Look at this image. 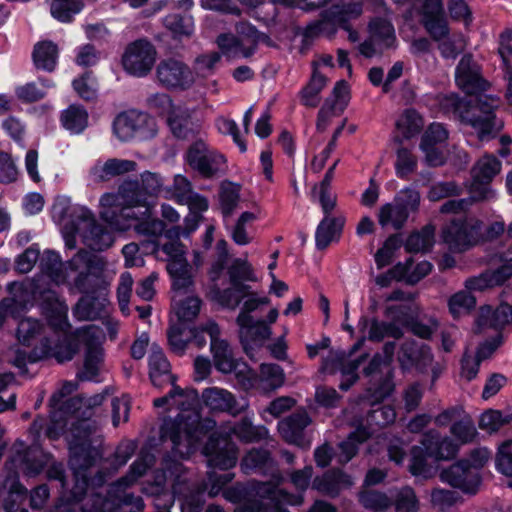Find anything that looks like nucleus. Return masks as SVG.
Listing matches in <instances>:
<instances>
[{
	"label": "nucleus",
	"mask_w": 512,
	"mask_h": 512,
	"mask_svg": "<svg viewBox=\"0 0 512 512\" xmlns=\"http://www.w3.org/2000/svg\"><path fill=\"white\" fill-rule=\"evenodd\" d=\"M159 191L157 174L146 171L141 175V180L124 181L117 193H104L100 198V219L107 226L96 220L89 226L97 250L103 251L113 244L111 231L126 232L133 228L138 233L154 235L152 251L158 259L160 232H155V227L160 225V219L152 218L154 203L151 199Z\"/></svg>",
	"instance_id": "obj_1"
},
{
	"label": "nucleus",
	"mask_w": 512,
	"mask_h": 512,
	"mask_svg": "<svg viewBox=\"0 0 512 512\" xmlns=\"http://www.w3.org/2000/svg\"><path fill=\"white\" fill-rule=\"evenodd\" d=\"M455 79L457 86L467 96L460 97L455 93L442 95L438 101L440 109L462 125L473 128H503L504 122L496 114L500 99L482 94L488 90L490 84L481 76L480 68L471 54H465L460 59Z\"/></svg>",
	"instance_id": "obj_2"
},
{
	"label": "nucleus",
	"mask_w": 512,
	"mask_h": 512,
	"mask_svg": "<svg viewBox=\"0 0 512 512\" xmlns=\"http://www.w3.org/2000/svg\"><path fill=\"white\" fill-rule=\"evenodd\" d=\"M66 443L74 480L70 496L74 502L79 503L91 489L89 469L103 457L104 438L91 414L76 420L66 436Z\"/></svg>",
	"instance_id": "obj_3"
},
{
	"label": "nucleus",
	"mask_w": 512,
	"mask_h": 512,
	"mask_svg": "<svg viewBox=\"0 0 512 512\" xmlns=\"http://www.w3.org/2000/svg\"><path fill=\"white\" fill-rule=\"evenodd\" d=\"M230 287L220 289L214 285L211 289L212 298L222 307L235 310L245 295L250 294L251 286L245 284L247 281L255 282L257 277L251 264L241 258L235 259L228 268Z\"/></svg>",
	"instance_id": "obj_4"
},
{
	"label": "nucleus",
	"mask_w": 512,
	"mask_h": 512,
	"mask_svg": "<svg viewBox=\"0 0 512 512\" xmlns=\"http://www.w3.org/2000/svg\"><path fill=\"white\" fill-rule=\"evenodd\" d=\"M216 421L211 418L202 419L194 409L184 415V419L174 423L169 428L167 440L171 442V449L176 454L184 455L181 446L188 449L198 443L206 434L213 431Z\"/></svg>",
	"instance_id": "obj_5"
},
{
	"label": "nucleus",
	"mask_w": 512,
	"mask_h": 512,
	"mask_svg": "<svg viewBox=\"0 0 512 512\" xmlns=\"http://www.w3.org/2000/svg\"><path fill=\"white\" fill-rule=\"evenodd\" d=\"M395 348V342H386L383 346L384 357L380 354L374 355L368 366L363 370L364 375L369 378V391L377 400L387 398L394 390L390 364Z\"/></svg>",
	"instance_id": "obj_6"
},
{
	"label": "nucleus",
	"mask_w": 512,
	"mask_h": 512,
	"mask_svg": "<svg viewBox=\"0 0 512 512\" xmlns=\"http://www.w3.org/2000/svg\"><path fill=\"white\" fill-rule=\"evenodd\" d=\"M42 431L43 421L35 419L29 428L32 436L31 444L15 453L14 458L19 462V468L25 477H37L53 459V454L43 448Z\"/></svg>",
	"instance_id": "obj_7"
},
{
	"label": "nucleus",
	"mask_w": 512,
	"mask_h": 512,
	"mask_svg": "<svg viewBox=\"0 0 512 512\" xmlns=\"http://www.w3.org/2000/svg\"><path fill=\"white\" fill-rule=\"evenodd\" d=\"M259 499H249L240 507L242 512H289L286 505H301L300 495L275 488L269 482H260L256 489Z\"/></svg>",
	"instance_id": "obj_8"
},
{
	"label": "nucleus",
	"mask_w": 512,
	"mask_h": 512,
	"mask_svg": "<svg viewBox=\"0 0 512 512\" xmlns=\"http://www.w3.org/2000/svg\"><path fill=\"white\" fill-rule=\"evenodd\" d=\"M483 222L474 217L454 218L442 230L444 242L453 252H463L481 239Z\"/></svg>",
	"instance_id": "obj_9"
},
{
	"label": "nucleus",
	"mask_w": 512,
	"mask_h": 512,
	"mask_svg": "<svg viewBox=\"0 0 512 512\" xmlns=\"http://www.w3.org/2000/svg\"><path fill=\"white\" fill-rule=\"evenodd\" d=\"M79 351V339L74 333L57 335L56 339L43 337L28 355L30 363L55 358L60 364L71 361Z\"/></svg>",
	"instance_id": "obj_10"
},
{
	"label": "nucleus",
	"mask_w": 512,
	"mask_h": 512,
	"mask_svg": "<svg viewBox=\"0 0 512 512\" xmlns=\"http://www.w3.org/2000/svg\"><path fill=\"white\" fill-rule=\"evenodd\" d=\"M189 167L205 179L219 177L225 173V157L201 139L193 142L185 153Z\"/></svg>",
	"instance_id": "obj_11"
},
{
	"label": "nucleus",
	"mask_w": 512,
	"mask_h": 512,
	"mask_svg": "<svg viewBox=\"0 0 512 512\" xmlns=\"http://www.w3.org/2000/svg\"><path fill=\"white\" fill-rule=\"evenodd\" d=\"M419 204V192L413 188H405L396 194L393 202L381 206L378 222L382 227L391 223L394 229L400 230L406 223L410 213L418 210Z\"/></svg>",
	"instance_id": "obj_12"
},
{
	"label": "nucleus",
	"mask_w": 512,
	"mask_h": 512,
	"mask_svg": "<svg viewBox=\"0 0 512 512\" xmlns=\"http://www.w3.org/2000/svg\"><path fill=\"white\" fill-rule=\"evenodd\" d=\"M171 380V390L166 396L162 397V410L167 412L175 409L174 416L162 418V444L167 441L169 428L177 422L184 419V415L192 411L196 402L197 394L194 390H184L174 384L175 376L169 374Z\"/></svg>",
	"instance_id": "obj_13"
},
{
	"label": "nucleus",
	"mask_w": 512,
	"mask_h": 512,
	"mask_svg": "<svg viewBox=\"0 0 512 512\" xmlns=\"http://www.w3.org/2000/svg\"><path fill=\"white\" fill-rule=\"evenodd\" d=\"M156 60V49L147 40L139 39L130 43L122 56L124 70L133 76L144 77Z\"/></svg>",
	"instance_id": "obj_14"
},
{
	"label": "nucleus",
	"mask_w": 512,
	"mask_h": 512,
	"mask_svg": "<svg viewBox=\"0 0 512 512\" xmlns=\"http://www.w3.org/2000/svg\"><path fill=\"white\" fill-rule=\"evenodd\" d=\"M208 466L228 470L236 465L238 448L229 436L213 433L203 447Z\"/></svg>",
	"instance_id": "obj_15"
},
{
	"label": "nucleus",
	"mask_w": 512,
	"mask_h": 512,
	"mask_svg": "<svg viewBox=\"0 0 512 512\" xmlns=\"http://www.w3.org/2000/svg\"><path fill=\"white\" fill-rule=\"evenodd\" d=\"M440 478L450 486L470 495H475L479 491L482 481L479 471L471 469L468 460H459L443 469Z\"/></svg>",
	"instance_id": "obj_16"
},
{
	"label": "nucleus",
	"mask_w": 512,
	"mask_h": 512,
	"mask_svg": "<svg viewBox=\"0 0 512 512\" xmlns=\"http://www.w3.org/2000/svg\"><path fill=\"white\" fill-rule=\"evenodd\" d=\"M501 162L494 156L479 159L471 170L473 183L471 186L474 200H486L492 195L489 183L500 172Z\"/></svg>",
	"instance_id": "obj_17"
},
{
	"label": "nucleus",
	"mask_w": 512,
	"mask_h": 512,
	"mask_svg": "<svg viewBox=\"0 0 512 512\" xmlns=\"http://www.w3.org/2000/svg\"><path fill=\"white\" fill-rule=\"evenodd\" d=\"M186 252L169 254L166 270L172 282L173 294H187L194 287V272L186 259Z\"/></svg>",
	"instance_id": "obj_18"
},
{
	"label": "nucleus",
	"mask_w": 512,
	"mask_h": 512,
	"mask_svg": "<svg viewBox=\"0 0 512 512\" xmlns=\"http://www.w3.org/2000/svg\"><path fill=\"white\" fill-rule=\"evenodd\" d=\"M207 333L215 369L223 374H231L232 365L237 361L231 345L220 337V327L216 322H208Z\"/></svg>",
	"instance_id": "obj_19"
},
{
	"label": "nucleus",
	"mask_w": 512,
	"mask_h": 512,
	"mask_svg": "<svg viewBox=\"0 0 512 512\" xmlns=\"http://www.w3.org/2000/svg\"><path fill=\"white\" fill-rule=\"evenodd\" d=\"M241 470L245 474H260L270 476L274 483L268 481L276 487L281 480V475L276 467L274 459L270 452L263 448H252L241 460Z\"/></svg>",
	"instance_id": "obj_20"
},
{
	"label": "nucleus",
	"mask_w": 512,
	"mask_h": 512,
	"mask_svg": "<svg viewBox=\"0 0 512 512\" xmlns=\"http://www.w3.org/2000/svg\"><path fill=\"white\" fill-rule=\"evenodd\" d=\"M311 422L307 411L300 409L279 421L278 431L286 442L305 448L309 446V441L305 437V429Z\"/></svg>",
	"instance_id": "obj_21"
},
{
	"label": "nucleus",
	"mask_w": 512,
	"mask_h": 512,
	"mask_svg": "<svg viewBox=\"0 0 512 512\" xmlns=\"http://www.w3.org/2000/svg\"><path fill=\"white\" fill-rule=\"evenodd\" d=\"M398 361L404 370L416 367L424 372L432 364L433 355L428 345L415 340H406L398 352Z\"/></svg>",
	"instance_id": "obj_22"
},
{
	"label": "nucleus",
	"mask_w": 512,
	"mask_h": 512,
	"mask_svg": "<svg viewBox=\"0 0 512 512\" xmlns=\"http://www.w3.org/2000/svg\"><path fill=\"white\" fill-rule=\"evenodd\" d=\"M208 323L201 328H191L188 325L171 326L168 331V342L173 351L182 353L187 345L202 348L206 345Z\"/></svg>",
	"instance_id": "obj_23"
},
{
	"label": "nucleus",
	"mask_w": 512,
	"mask_h": 512,
	"mask_svg": "<svg viewBox=\"0 0 512 512\" xmlns=\"http://www.w3.org/2000/svg\"><path fill=\"white\" fill-rule=\"evenodd\" d=\"M512 321V307L509 304H500L496 308L489 305L480 307L476 320L474 332L483 333L486 329L495 331L502 330Z\"/></svg>",
	"instance_id": "obj_24"
},
{
	"label": "nucleus",
	"mask_w": 512,
	"mask_h": 512,
	"mask_svg": "<svg viewBox=\"0 0 512 512\" xmlns=\"http://www.w3.org/2000/svg\"><path fill=\"white\" fill-rule=\"evenodd\" d=\"M137 447L138 445L135 440L122 441L116 447V450L109 461L112 471L100 468L94 476H90L91 490H95L104 486L111 474L117 472V470L124 466L135 454Z\"/></svg>",
	"instance_id": "obj_25"
},
{
	"label": "nucleus",
	"mask_w": 512,
	"mask_h": 512,
	"mask_svg": "<svg viewBox=\"0 0 512 512\" xmlns=\"http://www.w3.org/2000/svg\"><path fill=\"white\" fill-rule=\"evenodd\" d=\"M194 82L191 69L181 60H162V85L170 89H188Z\"/></svg>",
	"instance_id": "obj_26"
},
{
	"label": "nucleus",
	"mask_w": 512,
	"mask_h": 512,
	"mask_svg": "<svg viewBox=\"0 0 512 512\" xmlns=\"http://www.w3.org/2000/svg\"><path fill=\"white\" fill-rule=\"evenodd\" d=\"M420 444L426 447L427 455L433 463L450 460L457 455L459 450L457 443L448 437L441 438L440 434L435 430L424 433Z\"/></svg>",
	"instance_id": "obj_27"
},
{
	"label": "nucleus",
	"mask_w": 512,
	"mask_h": 512,
	"mask_svg": "<svg viewBox=\"0 0 512 512\" xmlns=\"http://www.w3.org/2000/svg\"><path fill=\"white\" fill-rule=\"evenodd\" d=\"M202 400L205 406L213 412H226L236 416L243 409L231 392L218 387L204 389Z\"/></svg>",
	"instance_id": "obj_28"
},
{
	"label": "nucleus",
	"mask_w": 512,
	"mask_h": 512,
	"mask_svg": "<svg viewBox=\"0 0 512 512\" xmlns=\"http://www.w3.org/2000/svg\"><path fill=\"white\" fill-rule=\"evenodd\" d=\"M418 130H404L402 135L393 136V142L399 147L396 150L397 159L395 162L396 174L400 178H406L417 168V158L411 153L406 142L411 141Z\"/></svg>",
	"instance_id": "obj_29"
},
{
	"label": "nucleus",
	"mask_w": 512,
	"mask_h": 512,
	"mask_svg": "<svg viewBox=\"0 0 512 512\" xmlns=\"http://www.w3.org/2000/svg\"><path fill=\"white\" fill-rule=\"evenodd\" d=\"M352 485L351 477L339 469L328 470L312 481L313 489L331 498L337 497L342 489L349 488Z\"/></svg>",
	"instance_id": "obj_30"
},
{
	"label": "nucleus",
	"mask_w": 512,
	"mask_h": 512,
	"mask_svg": "<svg viewBox=\"0 0 512 512\" xmlns=\"http://www.w3.org/2000/svg\"><path fill=\"white\" fill-rule=\"evenodd\" d=\"M345 219L342 216L331 217L324 215V218L317 226L315 233V244L317 249H326L331 242L340 238L344 227Z\"/></svg>",
	"instance_id": "obj_31"
},
{
	"label": "nucleus",
	"mask_w": 512,
	"mask_h": 512,
	"mask_svg": "<svg viewBox=\"0 0 512 512\" xmlns=\"http://www.w3.org/2000/svg\"><path fill=\"white\" fill-rule=\"evenodd\" d=\"M240 327V339L245 352L253 345L261 346L270 338L272 331L265 320L250 322L247 325H238Z\"/></svg>",
	"instance_id": "obj_32"
},
{
	"label": "nucleus",
	"mask_w": 512,
	"mask_h": 512,
	"mask_svg": "<svg viewBox=\"0 0 512 512\" xmlns=\"http://www.w3.org/2000/svg\"><path fill=\"white\" fill-rule=\"evenodd\" d=\"M365 399L372 406V409L367 413V422L370 425H375L377 427H385L389 424H392L396 419L395 409L391 405H382L381 402L385 399H375L370 391L369 386L366 390Z\"/></svg>",
	"instance_id": "obj_33"
},
{
	"label": "nucleus",
	"mask_w": 512,
	"mask_h": 512,
	"mask_svg": "<svg viewBox=\"0 0 512 512\" xmlns=\"http://www.w3.org/2000/svg\"><path fill=\"white\" fill-rule=\"evenodd\" d=\"M285 373L282 367L274 363H263L260 365L257 375L258 386L264 392H272L283 386Z\"/></svg>",
	"instance_id": "obj_34"
},
{
	"label": "nucleus",
	"mask_w": 512,
	"mask_h": 512,
	"mask_svg": "<svg viewBox=\"0 0 512 512\" xmlns=\"http://www.w3.org/2000/svg\"><path fill=\"white\" fill-rule=\"evenodd\" d=\"M183 294H173L172 296V307L178 319L177 324L172 326H179L181 324L187 325V322L194 320L200 312L201 299L196 296H190L185 299L177 300L178 296Z\"/></svg>",
	"instance_id": "obj_35"
},
{
	"label": "nucleus",
	"mask_w": 512,
	"mask_h": 512,
	"mask_svg": "<svg viewBox=\"0 0 512 512\" xmlns=\"http://www.w3.org/2000/svg\"><path fill=\"white\" fill-rule=\"evenodd\" d=\"M154 462L155 456L148 450L141 449L136 460L130 465L128 472L118 479L119 483H122L124 487H131L146 473Z\"/></svg>",
	"instance_id": "obj_36"
},
{
	"label": "nucleus",
	"mask_w": 512,
	"mask_h": 512,
	"mask_svg": "<svg viewBox=\"0 0 512 512\" xmlns=\"http://www.w3.org/2000/svg\"><path fill=\"white\" fill-rule=\"evenodd\" d=\"M119 488H125L119 480L112 483L105 494L93 492L92 505L95 512L119 511Z\"/></svg>",
	"instance_id": "obj_37"
},
{
	"label": "nucleus",
	"mask_w": 512,
	"mask_h": 512,
	"mask_svg": "<svg viewBox=\"0 0 512 512\" xmlns=\"http://www.w3.org/2000/svg\"><path fill=\"white\" fill-rule=\"evenodd\" d=\"M82 296L77 301L74 313L84 320L97 319L103 308L104 303L100 299V292L98 293H81Z\"/></svg>",
	"instance_id": "obj_38"
},
{
	"label": "nucleus",
	"mask_w": 512,
	"mask_h": 512,
	"mask_svg": "<svg viewBox=\"0 0 512 512\" xmlns=\"http://www.w3.org/2000/svg\"><path fill=\"white\" fill-rule=\"evenodd\" d=\"M58 59V47L51 41L40 42L34 47L33 60L38 69L51 72L55 69Z\"/></svg>",
	"instance_id": "obj_39"
},
{
	"label": "nucleus",
	"mask_w": 512,
	"mask_h": 512,
	"mask_svg": "<svg viewBox=\"0 0 512 512\" xmlns=\"http://www.w3.org/2000/svg\"><path fill=\"white\" fill-rule=\"evenodd\" d=\"M435 226L425 225L421 230L411 233L404 246L409 253L427 252L434 244Z\"/></svg>",
	"instance_id": "obj_40"
},
{
	"label": "nucleus",
	"mask_w": 512,
	"mask_h": 512,
	"mask_svg": "<svg viewBox=\"0 0 512 512\" xmlns=\"http://www.w3.org/2000/svg\"><path fill=\"white\" fill-rule=\"evenodd\" d=\"M136 162L127 159H108L100 168L95 167L93 174L99 178L100 181H107L113 177L132 172L136 169Z\"/></svg>",
	"instance_id": "obj_41"
},
{
	"label": "nucleus",
	"mask_w": 512,
	"mask_h": 512,
	"mask_svg": "<svg viewBox=\"0 0 512 512\" xmlns=\"http://www.w3.org/2000/svg\"><path fill=\"white\" fill-rule=\"evenodd\" d=\"M345 110V103L337 100H325L317 117V128L335 125L336 128H344L347 124V118H342L335 123L333 119L339 118Z\"/></svg>",
	"instance_id": "obj_42"
},
{
	"label": "nucleus",
	"mask_w": 512,
	"mask_h": 512,
	"mask_svg": "<svg viewBox=\"0 0 512 512\" xmlns=\"http://www.w3.org/2000/svg\"><path fill=\"white\" fill-rule=\"evenodd\" d=\"M51 16L62 23H69L80 13L85 0H47Z\"/></svg>",
	"instance_id": "obj_43"
},
{
	"label": "nucleus",
	"mask_w": 512,
	"mask_h": 512,
	"mask_svg": "<svg viewBox=\"0 0 512 512\" xmlns=\"http://www.w3.org/2000/svg\"><path fill=\"white\" fill-rule=\"evenodd\" d=\"M371 39L389 49L396 46L395 30L391 22L383 18H375L369 24Z\"/></svg>",
	"instance_id": "obj_44"
},
{
	"label": "nucleus",
	"mask_w": 512,
	"mask_h": 512,
	"mask_svg": "<svg viewBox=\"0 0 512 512\" xmlns=\"http://www.w3.org/2000/svg\"><path fill=\"white\" fill-rule=\"evenodd\" d=\"M240 189V185L227 180L220 184L219 200L221 212L224 217L231 216L237 208L240 201Z\"/></svg>",
	"instance_id": "obj_45"
},
{
	"label": "nucleus",
	"mask_w": 512,
	"mask_h": 512,
	"mask_svg": "<svg viewBox=\"0 0 512 512\" xmlns=\"http://www.w3.org/2000/svg\"><path fill=\"white\" fill-rule=\"evenodd\" d=\"M433 464L424 445L412 447L409 470L414 476L430 477L433 472Z\"/></svg>",
	"instance_id": "obj_46"
},
{
	"label": "nucleus",
	"mask_w": 512,
	"mask_h": 512,
	"mask_svg": "<svg viewBox=\"0 0 512 512\" xmlns=\"http://www.w3.org/2000/svg\"><path fill=\"white\" fill-rule=\"evenodd\" d=\"M164 24L175 39L190 38L194 32V21L188 14H171L165 17Z\"/></svg>",
	"instance_id": "obj_47"
},
{
	"label": "nucleus",
	"mask_w": 512,
	"mask_h": 512,
	"mask_svg": "<svg viewBox=\"0 0 512 512\" xmlns=\"http://www.w3.org/2000/svg\"><path fill=\"white\" fill-rule=\"evenodd\" d=\"M404 335L402 328L395 320L390 322L372 319L368 331V339L374 342H380L385 337L400 339Z\"/></svg>",
	"instance_id": "obj_48"
},
{
	"label": "nucleus",
	"mask_w": 512,
	"mask_h": 512,
	"mask_svg": "<svg viewBox=\"0 0 512 512\" xmlns=\"http://www.w3.org/2000/svg\"><path fill=\"white\" fill-rule=\"evenodd\" d=\"M234 435L246 443L259 442L268 436L265 426H254L248 418L241 419L232 428Z\"/></svg>",
	"instance_id": "obj_49"
},
{
	"label": "nucleus",
	"mask_w": 512,
	"mask_h": 512,
	"mask_svg": "<svg viewBox=\"0 0 512 512\" xmlns=\"http://www.w3.org/2000/svg\"><path fill=\"white\" fill-rule=\"evenodd\" d=\"M150 126V117L148 114L130 109L119 113L114 121L112 128H147Z\"/></svg>",
	"instance_id": "obj_50"
},
{
	"label": "nucleus",
	"mask_w": 512,
	"mask_h": 512,
	"mask_svg": "<svg viewBox=\"0 0 512 512\" xmlns=\"http://www.w3.org/2000/svg\"><path fill=\"white\" fill-rule=\"evenodd\" d=\"M327 79L314 71L309 83L301 91V102L307 107H316L319 103V93L325 87Z\"/></svg>",
	"instance_id": "obj_51"
},
{
	"label": "nucleus",
	"mask_w": 512,
	"mask_h": 512,
	"mask_svg": "<svg viewBox=\"0 0 512 512\" xmlns=\"http://www.w3.org/2000/svg\"><path fill=\"white\" fill-rule=\"evenodd\" d=\"M60 122L63 128H86L88 112L82 105L71 104L61 112Z\"/></svg>",
	"instance_id": "obj_52"
},
{
	"label": "nucleus",
	"mask_w": 512,
	"mask_h": 512,
	"mask_svg": "<svg viewBox=\"0 0 512 512\" xmlns=\"http://www.w3.org/2000/svg\"><path fill=\"white\" fill-rule=\"evenodd\" d=\"M192 193V183L183 175H175L173 184L164 190V197L182 205Z\"/></svg>",
	"instance_id": "obj_53"
},
{
	"label": "nucleus",
	"mask_w": 512,
	"mask_h": 512,
	"mask_svg": "<svg viewBox=\"0 0 512 512\" xmlns=\"http://www.w3.org/2000/svg\"><path fill=\"white\" fill-rule=\"evenodd\" d=\"M403 241L399 234L389 236L375 254V263L378 269H382L392 262L395 252L402 246Z\"/></svg>",
	"instance_id": "obj_54"
},
{
	"label": "nucleus",
	"mask_w": 512,
	"mask_h": 512,
	"mask_svg": "<svg viewBox=\"0 0 512 512\" xmlns=\"http://www.w3.org/2000/svg\"><path fill=\"white\" fill-rule=\"evenodd\" d=\"M62 259L57 251L47 249L40 258L41 271L53 280H57L63 276Z\"/></svg>",
	"instance_id": "obj_55"
},
{
	"label": "nucleus",
	"mask_w": 512,
	"mask_h": 512,
	"mask_svg": "<svg viewBox=\"0 0 512 512\" xmlns=\"http://www.w3.org/2000/svg\"><path fill=\"white\" fill-rule=\"evenodd\" d=\"M74 287L79 293H98L105 288V281L101 275L80 272L74 279Z\"/></svg>",
	"instance_id": "obj_56"
},
{
	"label": "nucleus",
	"mask_w": 512,
	"mask_h": 512,
	"mask_svg": "<svg viewBox=\"0 0 512 512\" xmlns=\"http://www.w3.org/2000/svg\"><path fill=\"white\" fill-rule=\"evenodd\" d=\"M34 301L40 307L42 314L57 310L60 308V300L57 292L51 288L35 287L32 291Z\"/></svg>",
	"instance_id": "obj_57"
},
{
	"label": "nucleus",
	"mask_w": 512,
	"mask_h": 512,
	"mask_svg": "<svg viewBox=\"0 0 512 512\" xmlns=\"http://www.w3.org/2000/svg\"><path fill=\"white\" fill-rule=\"evenodd\" d=\"M511 422L512 413L503 415L499 410L489 409L481 415L479 420V428L489 433H493Z\"/></svg>",
	"instance_id": "obj_58"
},
{
	"label": "nucleus",
	"mask_w": 512,
	"mask_h": 512,
	"mask_svg": "<svg viewBox=\"0 0 512 512\" xmlns=\"http://www.w3.org/2000/svg\"><path fill=\"white\" fill-rule=\"evenodd\" d=\"M247 300L243 303L240 313L236 318L237 325H247L252 322L253 317L251 313L257 310L261 305H268L270 303L267 297H257L256 292L250 290V294L245 295Z\"/></svg>",
	"instance_id": "obj_59"
},
{
	"label": "nucleus",
	"mask_w": 512,
	"mask_h": 512,
	"mask_svg": "<svg viewBox=\"0 0 512 512\" xmlns=\"http://www.w3.org/2000/svg\"><path fill=\"white\" fill-rule=\"evenodd\" d=\"M420 23L434 41H441L449 34V27L445 14L421 18Z\"/></svg>",
	"instance_id": "obj_60"
},
{
	"label": "nucleus",
	"mask_w": 512,
	"mask_h": 512,
	"mask_svg": "<svg viewBox=\"0 0 512 512\" xmlns=\"http://www.w3.org/2000/svg\"><path fill=\"white\" fill-rule=\"evenodd\" d=\"M162 235L167 240L162 244V251L166 255L186 252L185 246L180 241V236L183 235L181 226L176 225L166 229L162 222Z\"/></svg>",
	"instance_id": "obj_61"
},
{
	"label": "nucleus",
	"mask_w": 512,
	"mask_h": 512,
	"mask_svg": "<svg viewBox=\"0 0 512 512\" xmlns=\"http://www.w3.org/2000/svg\"><path fill=\"white\" fill-rule=\"evenodd\" d=\"M475 305V297L466 291H460L454 294L448 301L449 311L454 318L469 313Z\"/></svg>",
	"instance_id": "obj_62"
},
{
	"label": "nucleus",
	"mask_w": 512,
	"mask_h": 512,
	"mask_svg": "<svg viewBox=\"0 0 512 512\" xmlns=\"http://www.w3.org/2000/svg\"><path fill=\"white\" fill-rule=\"evenodd\" d=\"M450 432L455 436L461 444L471 443L477 436L473 420L469 416H465L455 421L450 428Z\"/></svg>",
	"instance_id": "obj_63"
},
{
	"label": "nucleus",
	"mask_w": 512,
	"mask_h": 512,
	"mask_svg": "<svg viewBox=\"0 0 512 512\" xmlns=\"http://www.w3.org/2000/svg\"><path fill=\"white\" fill-rule=\"evenodd\" d=\"M495 467L507 477H512V439L503 442L496 453Z\"/></svg>",
	"instance_id": "obj_64"
}]
</instances>
